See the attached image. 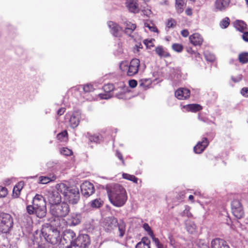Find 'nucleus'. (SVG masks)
<instances>
[{
	"mask_svg": "<svg viewBox=\"0 0 248 248\" xmlns=\"http://www.w3.org/2000/svg\"><path fill=\"white\" fill-rule=\"evenodd\" d=\"M106 190L109 200L114 206L120 207L125 204L127 195L123 186L118 184H110L106 186Z\"/></svg>",
	"mask_w": 248,
	"mask_h": 248,
	"instance_id": "f257e3e1",
	"label": "nucleus"
},
{
	"mask_svg": "<svg viewBox=\"0 0 248 248\" xmlns=\"http://www.w3.org/2000/svg\"><path fill=\"white\" fill-rule=\"evenodd\" d=\"M27 211L30 215L35 214L39 218H43L46 214V202L41 195L37 194L32 200V205H28Z\"/></svg>",
	"mask_w": 248,
	"mask_h": 248,
	"instance_id": "f03ea898",
	"label": "nucleus"
},
{
	"mask_svg": "<svg viewBox=\"0 0 248 248\" xmlns=\"http://www.w3.org/2000/svg\"><path fill=\"white\" fill-rule=\"evenodd\" d=\"M140 65V60L138 59H133L129 63L126 61L122 62L120 64V68L128 76L132 77L138 73Z\"/></svg>",
	"mask_w": 248,
	"mask_h": 248,
	"instance_id": "7ed1b4c3",
	"label": "nucleus"
},
{
	"mask_svg": "<svg viewBox=\"0 0 248 248\" xmlns=\"http://www.w3.org/2000/svg\"><path fill=\"white\" fill-rule=\"evenodd\" d=\"M70 212L69 205L64 202L50 207V212L54 217H65Z\"/></svg>",
	"mask_w": 248,
	"mask_h": 248,
	"instance_id": "20e7f679",
	"label": "nucleus"
},
{
	"mask_svg": "<svg viewBox=\"0 0 248 248\" xmlns=\"http://www.w3.org/2000/svg\"><path fill=\"white\" fill-rule=\"evenodd\" d=\"M13 219L9 214L0 213V232L6 233L13 226Z\"/></svg>",
	"mask_w": 248,
	"mask_h": 248,
	"instance_id": "39448f33",
	"label": "nucleus"
},
{
	"mask_svg": "<svg viewBox=\"0 0 248 248\" xmlns=\"http://www.w3.org/2000/svg\"><path fill=\"white\" fill-rule=\"evenodd\" d=\"M116 226L118 228L119 236L121 238L123 237L125 232V225L123 221H121L118 222L116 218L111 217L107 220L105 224L106 229L108 231L113 230Z\"/></svg>",
	"mask_w": 248,
	"mask_h": 248,
	"instance_id": "423d86ee",
	"label": "nucleus"
},
{
	"mask_svg": "<svg viewBox=\"0 0 248 248\" xmlns=\"http://www.w3.org/2000/svg\"><path fill=\"white\" fill-rule=\"evenodd\" d=\"M41 235L47 242L52 245L57 244L60 240L59 232L57 230L51 231V233L47 234L43 229L41 231Z\"/></svg>",
	"mask_w": 248,
	"mask_h": 248,
	"instance_id": "0eeeda50",
	"label": "nucleus"
},
{
	"mask_svg": "<svg viewBox=\"0 0 248 248\" xmlns=\"http://www.w3.org/2000/svg\"><path fill=\"white\" fill-rule=\"evenodd\" d=\"M71 244L76 245L80 248H88L91 244V240L88 234H80Z\"/></svg>",
	"mask_w": 248,
	"mask_h": 248,
	"instance_id": "6e6552de",
	"label": "nucleus"
},
{
	"mask_svg": "<svg viewBox=\"0 0 248 248\" xmlns=\"http://www.w3.org/2000/svg\"><path fill=\"white\" fill-rule=\"evenodd\" d=\"M64 197L70 203L72 204H77L80 197L78 188L76 186L70 187L69 192Z\"/></svg>",
	"mask_w": 248,
	"mask_h": 248,
	"instance_id": "1a4fd4ad",
	"label": "nucleus"
},
{
	"mask_svg": "<svg viewBox=\"0 0 248 248\" xmlns=\"http://www.w3.org/2000/svg\"><path fill=\"white\" fill-rule=\"evenodd\" d=\"M232 212L237 218H242L244 215L243 208L240 202L238 200H233L231 203Z\"/></svg>",
	"mask_w": 248,
	"mask_h": 248,
	"instance_id": "9d476101",
	"label": "nucleus"
},
{
	"mask_svg": "<svg viewBox=\"0 0 248 248\" xmlns=\"http://www.w3.org/2000/svg\"><path fill=\"white\" fill-rule=\"evenodd\" d=\"M170 78L171 80L181 81L185 80L186 78L187 74L183 73L180 68H169Z\"/></svg>",
	"mask_w": 248,
	"mask_h": 248,
	"instance_id": "9b49d317",
	"label": "nucleus"
},
{
	"mask_svg": "<svg viewBox=\"0 0 248 248\" xmlns=\"http://www.w3.org/2000/svg\"><path fill=\"white\" fill-rule=\"evenodd\" d=\"M82 194L86 197H88L94 192L93 185L88 181H85L80 186Z\"/></svg>",
	"mask_w": 248,
	"mask_h": 248,
	"instance_id": "f8f14e48",
	"label": "nucleus"
},
{
	"mask_svg": "<svg viewBox=\"0 0 248 248\" xmlns=\"http://www.w3.org/2000/svg\"><path fill=\"white\" fill-rule=\"evenodd\" d=\"M81 117V113L80 111H74L69 118L70 126L73 128L77 127L79 124Z\"/></svg>",
	"mask_w": 248,
	"mask_h": 248,
	"instance_id": "ddd939ff",
	"label": "nucleus"
},
{
	"mask_svg": "<svg viewBox=\"0 0 248 248\" xmlns=\"http://www.w3.org/2000/svg\"><path fill=\"white\" fill-rule=\"evenodd\" d=\"M82 220L80 213H73L67 218V223L70 226H75L79 224Z\"/></svg>",
	"mask_w": 248,
	"mask_h": 248,
	"instance_id": "4468645a",
	"label": "nucleus"
},
{
	"mask_svg": "<svg viewBox=\"0 0 248 248\" xmlns=\"http://www.w3.org/2000/svg\"><path fill=\"white\" fill-rule=\"evenodd\" d=\"M190 95V91L186 88H180L175 92V97L179 100L187 99Z\"/></svg>",
	"mask_w": 248,
	"mask_h": 248,
	"instance_id": "2eb2a0df",
	"label": "nucleus"
},
{
	"mask_svg": "<svg viewBox=\"0 0 248 248\" xmlns=\"http://www.w3.org/2000/svg\"><path fill=\"white\" fill-rule=\"evenodd\" d=\"M123 24L125 26L124 31V33L127 35L131 37L134 40H136L137 38L135 36L134 33L132 34L134 31L135 30L137 26L135 24L132 23L129 21H125L123 23Z\"/></svg>",
	"mask_w": 248,
	"mask_h": 248,
	"instance_id": "dca6fc26",
	"label": "nucleus"
},
{
	"mask_svg": "<svg viewBox=\"0 0 248 248\" xmlns=\"http://www.w3.org/2000/svg\"><path fill=\"white\" fill-rule=\"evenodd\" d=\"M114 86L112 84L108 83L106 84L103 87V90L105 92L104 93H100L99 96L102 99H108L112 96L111 92L114 90Z\"/></svg>",
	"mask_w": 248,
	"mask_h": 248,
	"instance_id": "f3484780",
	"label": "nucleus"
},
{
	"mask_svg": "<svg viewBox=\"0 0 248 248\" xmlns=\"http://www.w3.org/2000/svg\"><path fill=\"white\" fill-rule=\"evenodd\" d=\"M47 199L50 206L61 202V196L58 192L52 191L49 193Z\"/></svg>",
	"mask_w": 248,
	"mask_h": 248,
	"instance_id": "a211bd4d",
	"label": "nucleus"
},
{
	"mask_svg": "<svg viewBox=\"0 0 248 248\" xmlns=\"http://www.w3.org/2000/svg\"><path fill=\"white\" fill-rule=\"evenodd\" d=\"M209 141L206 138H203L201 141H199L194 147V151L196 154L202 153L209 144Z\"/></svg>",
	"mask_w": 248,
	"mask_h": 248,
	"instance_id": "6ab92c4d",
	"label": "nucleus"
},
{
	"mask_svg": "<svg viewBox=\"0 0 248 248\" xmlns=\"http://www.w3.org/2000/svg\"><path fill=\"white\" fill-rule=\"evenodd\" d=\"M108 25L110 30L112 34L115 37H120L121 33L122 28L117 23L113 21H108Z\"/></svg>",
	"mask_w": 248,
	"mask_h": 248,
	"instance_id": "aec40b11",
	"label": "nucleus"
},
{
	"mask_svg": "<svg viewBox=\"0 0 248 248\" xmlns=\"http://www.w3.org/2000/svg\"><path fill=\"white\" fill-rule=\"evenodd\" d=\"M211 248H230V247L223 239L216 238L211 242Z\"/></svg>",
	"mask_w": 248,
	"mask_h": 248,
	"instance_id": "412c9836",
	"label": "nucleus"
},
{
	"mask_svg": "<svg viewBox=\"0 0 248 248\" xmlns=\"http://www.w3.org/2000/svg\"><path fill=\"white\" fill-rule=\"evenodd\" d=\"M125 4L129 12L134 13L139 12L138 4L136 0H126Z\"/></svg>",
	"mask_w": 248,
	"mask_h": 248,
	"instance_id": "4be33fe9",
	"label": "nucleus"
},
{
	"mask_svg": "<svg viewBox=\"0 0 248 248\" xmlns=\"http://www.w3.org/2000/svg\"><path fill=\"white\" fill-rule=\"evenodd\" d=\"M189 39L190 43L195 46H201L203 42L202 37L198 33H195L190 35Z\"/></svg>",
	"mask_w": 248,
	"mask_h": 248,
	"instance_id": "5701e85b",
	"label": "nucleus"
},
{
	"mask_svg": "<svg viewBox=\"0 0 248 248\" xmlns=\"http://www.w3.org/2000/svg\"><path fill=\"white\" fill-rule=\"evenodd\" d=\"M230 0H216L215 7L217 11H224L229 5Z\"/></svg>",
	"mask_w": 248,
	"mask_h": 248,
	"instance_id": "b1692460",
	"label": "nucleus"
},
{
	"mask_svg": "<svg viewBox=\"0 0 248 248\" xmlns=\"http://www.w3.org/2000/svg\"><path fill=\"white\" fill-rule=\"evenodd\" d=\"M56 178V176L53 174H49L48 176H41L39 177L38 183L41 184H46L54 181Z\"/></svg>",
	"mask_w": 248,
	"mask_h": 248,
	"instance_id": "393cba45",
	"label": "nucleus"
},
{
	"mask_svg": "<svg viewBox=\"0 0 248 248\" xmlns=\"http://www.w3.org/2000/svg\"><path fill=\"white\" fill-rule=\"evenodd\" d=\"M183 108L186 111L196 112L202 109V107L199 104H187L183 106Z\"/></svg>",
	"mask_w": 248,
	"mask_h": 248,
	"instance_id": "a878e982",
	"label": "nucleus"
},
{
	"mask_svg": "<svg viewBox=\"0 0 248 248\" xmlns=\"http://www.w3.org/2000/svg\"><path fill=\"white\" fill-rule=\"evenodd\" d=\"M70 187H68L66 185L63 183L58 184L56 186L57 192L62 193L64 197L69 192Z\"/></svg>",
	"mask_w": 248,
	"mask_h": 248,
	"instance_id": "bb28decb",
	"label": "nucleus"
},
{
	"mask_svg": "<svg viewBox=\"0 0 248 248\" xmlns=\"http://www.w3.org/2000/svg\"><path fill=\"white\" fill-rule=\"evenodd\" d=\"M186 227L187 231L190 233L193 234L197 232V226L192 221L187 220L186 222Z\"/></svg>",
	"mask_w": 248,
	"mask_h": 248,
	"instance_id": "cd10ccee",
	"label": "nucleus"
},
{
	"mask_svg": "<svg viewBox=\"0 0 248 248\" xmlns=\"http://www.w3.org/2000/svg\"><path fill=\"white\" fill-rule=\"evenodd\" d=\"M234 26L237 30L240 32H243L248 30L247 24L242 20L235 21L234 22Z\"/></svg>",
	"mask_w": 248,
	"mask_h": 248,
	"instance_id": "c85d7f7f",
	"label": "nucleus"
},
{
	"mask_svg": "<svg viewBox=\"0 0 248 248\" xmlns=\"http://www.w3.org/2000/svg\"><path fill=\"white\" fill-rule=\"evenodd\" d=\"M150 240L147 237H143L136 246V248H150Z\"/></svg>",
	"mask_w": 248,
	"mask_h": 248,
	"instance_id": "c756f323",
	"label": "nucleus"
},
{
	"mask_svg": "<svg viewBox=\"0 0 248 248\" xmlns=\"http://www.w3.org/2000/svg\"><path fill=\"white\" fill-rule=\"evenodd\" d=\"M103 202L100 198L92 200L88 203L89 205L92 208H99L103 205Z\"/></svg>",
	"mask_w": 248,
	"mask_h": 248,
	"instance_id": "7c9ffc66",
	"label": "nucleus"
},
{
	"mask_svg": "<svg viewBox=\"0 0 248 248\" xmlns=\"http://www.w3.org/2000/svg\"><path fill=\"white\" fill-rule=\"evenodd\" d=\"M24 186V182H20L16 186H15L13 188V197L15 198H17L19 197L20 191L22 189Z\"/></svg>",
	"mask_w": 248,
	"mask_h": 248,
	"instance_id": "2f4dec72",
	"label": "nucleus"
},
{
	"mask_svg": "<svg viewBox=\"0 0 248 248\" xmlns=\"http://www.w3.org/2000/svg\"><path fill=\"white\" fill-rule=\"evenodd\" d=\"M186 0H175V7L177 13H182L186 5Z\"/></svg>",
	"mask_w": 248,
	"mask_h": 248,
	"instance_id": "473e14b6",
	"label": "nucleus"
},
{
	"mask_svg": "<svg viewBox=\"0 0 248 248\" xmlns=\"http://www.w3.org/2000/svg\"><path fill=\"white\" fill-rule=\"evenodd\" d=\"M76 89L78 90H83L85 93H90L93 92L94 88L93 85L91 83H88L84 86L81 85L76 88Z\"/></svg>",
	"mask_w": 248,
	"mask_h": 248,
	"instance_id": "72a5a7b5",
	"label": "nucleus"
},
{
	"mask_svg": "<svg viewBox=\"0 0 248 248\" xmlns=\"http://www.w3.org/2000/svg\"><path fill=\"white\" fill-rule=\"evenodd\" d=\"M156 53L160 57H168L170 54L166 51L162 46H158L155 48Z\"/></svg>",
	"mask_w": 248,
	"mask_h": 248,
	"instance_id": "f704fd0d",
	"label": "nucleus"
},
{
	"mask_svg": "<svg viewBox=\"0 0 248 248\" xmlns=\"http://www.w3.org/2000/svg\"><path fill=\"white\" fill-rule=\"evenodd\" d=\"M123 178L124 179L132 181L133 183L137 184L138 181V178L135 177L134 175H130L128 173H123Z\"/></svg>",
	"mask_w": 248,
	"mask_h": 248,
	"instance_id": "c9c22d12",
	"label": "nucleus"
},
{
	"mask_svg": "<svg viewBox=\"0 0 248 248\" xmlns=\"http://www.w3.org/2000/svg\"><path fill=\"white\" fill-rule=\"evenodd\" d=\"M64 236L69 239L70 243L73 240H75L76 237V233L75 232L71 230H66L64 232Z\"/></svg>",
	"mask_w": 248,
	"mask_h": 248,
	"instance_id": "e433bc0d",
	"label": "nucleus"
},
{
	"mask_svg": "<svg viewBox=\"0 0 248 248\" xmlns=\"http://www.w3.org/2000/svg\"><path fill=\"white\" fill-rule=\"evenodd\" d=\"M239 62L242 63H246L248 62V52L240 53L238 56Z\"/></svg>",
	"mask_w": 248,
	"mask_h": 248,
	"instance_id": "4c0bfd02",
	"label": "nucleus"
},
{
	"mask_svg": "<svg viewBox=\"0 0 248 248\" xmlns=\"http://www.w3.org/2000/svg\"><path fill=\"white\" fill-rule=\"evenodd\" d=\"M230 23V20L229 18L226 17L220 21L219 26L222 29H226L229 26Z\"/></svg>",
	"mask_w": 248,
	"mask_h": 248,
	"instance_id": "58836bf2",
	"label": "nucleus"
},
{
	"mask_svg": "<svg viewBox=\"0 0 248 248\" xmlns=\"http://www.w3.org/2000/svg\"><path fill=\"white\" fill-rule=\"evenodd\" d=\"M151 80L149 79H141L140 81V86L144 89H146L149 88V86L151 85Z\"/></svg>",
	"mask_w": 248,
	"mask_h": 248,
	"instance_id": "ea45409f",
	"label": "nucleus"
},
{
	"mask_svg": "<svg viewBox=\"0 0 248 248\" xmlns=\"http://www.w3.org/2000/svg\"><path fill=\"white\" fill-rule=\"evenodd\" d=\"M169 242L170 246L173 248H177L179 247V244L175 240L174 237L171 234H169L168 235Z\"/></svg>",
	"mask_w": 248,
	"mask_h": 248,
	"instance_id": "a19ab883",
	"label": "nucleus"
},
{
	"mask_svg": "<svg viewBox=\"0 0 248 248\" xmlns=\"http://www.w3.org/2000/svg\"><path fill=\"white\" fill-rule=\"evenodd\" d=\"M89 140L92 142L99 143L101 140V138L98 135H91L89 133L87 134Z\"/></svg>",
	"mask_w": 248,
	"mask_h": 248,
	"instance_id": "79ce46f5",
	"label": "nucleus"
},
{
	"mask_svg": "<svg viewBox=\"0 0 248 248\" xmlns=\"http://www.w3.org/2000/svg\"><path fill=\"white\" fill-rule=\"evenodd\" d=\"M57 138L61 141H65L67 139V133L66 131L62 132L57 135Z\"/></svg>",
	"mask_w": 248,
	"mask_h": 248,
	"instance_id": "37998d69",
	"label": "nucleus"
},
{
	"mask_svg": "<svg viewBox=\"0 0 248 248\" xmlns=\"http://www.w3.org/2000/svg\"><path fill=\"white\" fill-rule=\"evenodd\" d=\"M143 228L148 232V234L152 237V239L154 237H155L154 236V234L150 227L148 225V224L146 223L143 224Z\"/></svg>",
	"mask_w": 248,
	"mask_h": 248,
	"instance_id": "c03bdc74",
	"label": "nucleus"
},
{
	"mask_svg": "<svg viewBox=\"0 0 248 248\" xmlns=\"http://www.w3.org/2000/svg\"><path fill=\"white\" fill-rule=\"evenodd\" d=\"M172 48L175 51L181 52L183 49V46L181 44L175 43L172 45Z\"/></svg>",
	"mask_w": 248,
	"mask_h": 248,
	"instance_id": "a18cd8bd",
	"label": "nucleus"
},
{
	"mask_svg": "<svg viewBox=\"0 0 248 248\" xmlns=\"http://www.w3.org/2000/svg\"><path fill=\"white\" fill-rule=\"evenodd\" d=\"M182 216H186L188 217H192V215L190 212V207L186 206L185 209L181 214Z\"/></svg>",
	"mask_w": 248,
	"mask_h": 248,
	"instance_id": "49530a36",
	"label": "nucleus"
},
{
	"mask_svg": "<svg viewBox=\"0 0 248 248\" xmlns=\"http://www.w3.org/2000/svg\"><path fill=\"white\" fill-rule=\"evenodd\" d=\"M60 153L64 155L68 156L72 154V152L70 149L67 148L63 147L60 149Z\"/></svg>",
	"mask_w": 248,
	"mask_h": 248,
	"instance_id": "de8ad7c7",
	"label": "nucleus"
},
{
	"mask_svg": "<svg viewBox=\"0 0 248 248\" xmlns=\"http://www.w3.org/2000/svg\"><path fill=\"white\" fill-rule=\"evenodd\" d=\"M204 57L206 60L209 62H213L215 59L214 55L207 52L204 53Z\"/></svg>",
	"mask_w": 248,
	"mask_h": 248,
	"instance_id": "09e8293b",
	"label": "nucleus"
},
{
	"mask_svg": "<svg viewBox=\"0 0 248 248\" xmlns=\"http://www.w3.org/2000/svg\"><path fill=\"white\" fill-rule=\"evenodd\" d=\"M152 240L157 248H165L164 245L159 242L158 238L154 237Z\"/></svg>",
	"mask_w": 248,
	"mask_h": 248,
	"instance_id": "8fccbe9b",
	"label": "nucleus"
},
{
	"mask_svg": "<svg viewBox=\"0 0 248 248\" xmlns=\"http://www.w3.org/2000/svg\"><path fill=\"white\" fill-rule=\"evenodd\" d=\"M7 194V189L5 187L0 186V198H3Z\"/></svg>",
	"mask_w": 248,
	"mask_h": 248,
	"instance_id": "3c124183",
	"label": "nucleus"
},
{
	"mask_svg": "<svg viewBox=\"0 0 248 248\" xmlns=\"http://www.w3.org/2000/svg\"><path fill=\"white\" fill-rule=\"evenodd\" d=\"M176 22L175 21L170 18L168 20L167 24V27L168 28H173L175 26Z\"/></svg>",
	"mask_w": 248,
	"mask_h": 248,
	"instance_id": "603ef678",
	"label": "nucleus"
},
{
	"mask_svg": "<svg viewBox=\"0 0 248 248\" xmlns=\"http://www.w3.org/2000/svg\"><path fill=\"white\" fill-rule=\"evenodd\" d=\"M153 41L152 40H145L143 42L147 48H151L154 46Z\"/></svg>",
	"mask_w": 248,
	"mask_h": 248,
	"instance_id": "864d4df0",
	"label": "nucleus"
},
{
	"mask_svg": "<svg viewBox=\"0 0 248 248\" xmlns=\"http://www.w3.org/2000/svg\"><path fill=\"white\" fill-rule=\"evenodd\" d=\"M144 27L148 28L151 31L153 32H156L157 31V29L153 25L151 26L148 23H144Z\"/></svg>",
	"mask_w": 248,
	"mask_h": 248,
	"instance_id": "5fc2aeb1",
	"label": "nucleus"
},
{
	"mask_svg": "<svg viewBox=\"0 0 248 248\" xmlns=\"http://www.w3.org/2000/svg\"><path fill=\"white\" fill-rule=\"evenodd\" d=\"M231 78L234 82H238L241 80L242 78V76L241 74L237 75L236 76H232Z\"/></svg>",
	"mask_w": 248,
	"mask_h": 248,
	"instance_id": "6e6d98bb",
	"label": "nucleus"
},
{
	"mask_svg": "<svg viewBox=\"0 0 248 248\" xmlns=\"http://www.w3.org/2000/svg\"><path fill=\"white\" fill-rule=\"evenodd\" d=\"M241 94L245 97H248V88L245 87L241 89Z\"/></svg>",
	"mask_w": 248,
	"mask_h": 248,
	"instance_id": "4d7b16f0",
	"label": "nucleus"
},
{
	"mask_svg": "<svg viewBox=\"0 0 248 248\" xmlns=\"http://www.w3.org/2000/svg\"><path fill=\"white\" fill-rule=\"evenodd\" d=\"M129 85L130 87L134 88L137 85V82L136 80L131 79L129 81Z\"/></svg>",
	"mask_w": 248,
	"mask_h": 248,
	"instance_id": "13d9d810",
	"label": "nucleus"
},
{
	"mask_svg": "<svg viewBox=\"0 0 248 248\" xmlns=\"http://www.w3.org/2000/svg\"><path fill=\"white\" fill-rule=\"evenodd\" d=\"M242 32L243 33L242 35L243 39L246 42H248V31H245Z\"/></svg>",
	"mask_w": 248,
	"mask_h": 248,
	"instance_id": "bf43d9fd",
	"label": "nucleus"
},
{
	"mask_svg": "<svg viewBox=\"0 0 248 248\" xmlns=\"http://www.w3.org/2000/svg\"><path fill=\"white\" fill-rule=\"evenodd\" d=\"M116 155L118 157V158L121 160L122 162V163L123 165L124 164V160L123 159V155H122L121 154V153H120L119 151H116Z\"/></svg>",
	"mask_w": 248,
	"mask_h": 248,
	"instance_id": "052dcab7",
	"label": "nucleus"
},
{
	"mask_svg": "<svg viewBox=\"0 0 248 248\" xmlns=\"http://www.w3.org/2000/svg\"><path fill=\"white\" fill-rule=\"evenodd\" d=\"M142 12L143 14L147 16H150L152 14V11L150 9H144L142 10Z\"/></svg>",
	"mask_w": 248,
	"mask_h": 248,
	"instance_id": "680f3d73",
	"label": "nucleus"
},
{
	"mask_svg": "<svg viewBox=\"0 0 248 248\" xmlns=\"http://www.w3.org/2000/svg\"><path fill=\"white\" fill-rule=\"evenodd\" d=\"M181 34L183 37H186L189 35V32L187 30L185 29L181 31Z\"/></svg>",
	"mask_w": 248,
	"mask_h": 248,
	"instance_id": "e2e57ef3",
	"label": "nucleus"
},
{
	"mask_svg": "<svg viewBox=\"0 0 248 248\" xmlns=\"http://www.w3.org/2000/svg\"><path fill=\"white\" fill-rule=\"evenodd\" d=\"M65 111V108H61L58 110L57 113L58 115L61 116V115H62Z\"/></svg>",
	"mask_w": 248,
	"mask_h": 248,
	"instance_id": "0e129e2a",
	"label": "nucleus"
},
{
	"mask_svg": "<svg viewBox=\"0 0 248 248\" xmlns=\"http://www.w3.org/2000/svg\"><path fill=\"white\" fill-rule=\"evenodd\" d=\"M185 12L187 16H191L192 14V11L191 8H187Z\"/></svg>",
	"mask_w": 248,
	"mask_h": 248,
	"instance_id": "69168bd1",
	"label": "nucleus"
},
{
	"mask_svg": "<svg viewBox=\"0 0 248 248\" xmlns=\"http://www.w3.org/2000/svg\"><path fill=\"white\" fill-rule=\"evenodd\" d=\"M187 52L191 55L194 54V53L195 52V51L194 50H193L191 48H187Z\"/></svg>",
	"mask_w": 248,
	"mask_h": 248,
	"instance_id": "338daca9",
	"label": "nucleus"
},
{
	"mask_svg": "<svg viewBox=\"0 0 248 248\" xmlns=\"http://www.w3.org/2000/svg\"><path fill=\"white\" fill-rule=\"evenodd\" d=\"M124 94L121 93L119 94H116V96L119 99H124Z\"/></svg>",
	"mask_w": 248,
	"mask_h": 248,
	"instance_id": "774afa93",
	"label": "nucleus"
}]
</instances>
